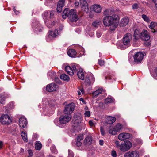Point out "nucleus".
Listing matches in <instances>:
<instances>
[{
  "instance_id": "338daca9",
  "label": "nucleus",
  "mask_w": 157,
  "mask_h": 157,
  "mask_svg": "<svg viewBox=\"0 0 157 157\" xmlns=\"http://www.w3.org/2000/svg\"><path fill=\"white\" fill-rule=\"evenodd\" d=\"M84 109L85 110H87L88 109V107L87 106H86L85 107Z\"/></svg>"
},
{
  "instance_id": "7c9ffc66",
  "label": "nucleus",
  "mask_w": 157,
  "mask_h": 157,
  "mask_svg": "<svg viewBox=\"0 0 157 157\" xmlns=\"http://www.w3.org/2000/svg\"><path fill=\"white\" fill-rule=\"evenodd\" d=\"M21 134L23 140L25 142H27V136L26 132L24 131H22Z\"/></svg>"
},
{
  "instance_id": "a19ab883",
  "label": "nucleus",
  "mask_w": 157,
  "mask_h": 157,
  "mask_svg": "<svg viewBox=\"0 0 157 157\" xmlns=\"http://www.w3.org/2000/svg\"><path fill=\"white\" fill-rule=\"evenodd\" d=\"M65 0H59L58 2L57 5H59L60 6L63 7Z\"/></svg>"
},
{
  "instance_id": "4c0bfd02",
  "label": "nucleus",
  "mask_w": 157,
  "mask_h": 157,
  "mask_svg": "<svg viewBox=\"0 0 157 157\" xmlns=\"http://www.w3.org/2000/svg\"><path fill=\"white\" fill-rule=\"evenodd\" d=\"M157 25V24L156 23L152 22L151 23L150 25H149V27L150 29H152Z\"/></svg>"
},
{
  "instance_id": "aec40b11",
  "label": "nucleus",
  "mask_w": 157,
  "mask_h": 157,
  "mask_svg": "<svg viewBox=\"0 0 157 157\" xmlns=\"http://www.w3.org/2000/svg\"><path fill=\"white\" fill-rule=\"evenodd\" d=\"M84 138L83 135L82 134H79L78 135L77 139V142L76 143V145L78 147H79L82 144L81 141Z\"/></svg>"
},
{
  "instance_id": "6e6552de",
  "label": "nucleus",
  "mask_w": 157,
  "mask_h": 157,
  "mask_svg": "<svg viewBox=\"0 0 157 157\" xmlns=\"http://www.w3.org/2000/svg\"><path fill=\"white\" fill-rule=\"evenodd\" d=\"M60 30H51L48 32L46 37L47 41H52L54 38L57 36L59 34Z\"/></svg>"
},
{
  "instance_id": "0eeeda50",
  "label": "nucleus",
  "mask_w": 157,
  "mask_h": 157,
  "mask_svg": "<svg viewBox=\"0 0 157 157\" xmlns=\"http://www.w3.org/2000/svg\"><path fill=\"white\" fill-rule=\"evenodd\" d=\"M0 122L4 125H9L12 122V120L9 116L6 114H2L0 117Z\"/></svg>"
},
{
  "instance_id": "bf43d9fd",
  "label": "nucleus",
  "mask_w": 157,
  "mask_h": 157,
  "mask_svg": "<svg viewBox=\"0 0 157 157\" xmlns=\"http://www.w3.org/2000/svg\"><path fill=\"white\" fill-rule=\"evenodd\" d=\"M3 146V142L1 141H0V149H1L2 148Z\"/></svg>"
},
{
  "instance_id": "2eb2a0df",
  "label": "nucleus",
  "mask_w": 157,
  "mask_h": 157,
  "mask_svg": "<svg viewBox=\"0 0 157 157\" xmlns=\"http://www.w3.org/2000/svg\"><path fill=\"white\" fill-rule=\"evenodd\" d=\"M131 135L128 133H122L119 134L118 136V139L121 141H124L125 139H128L130 138Z\"/></svg>"
},
{
  "instance_id": "473e14b6",
  "label": "nucleus",
  "mask_w": 157,
  "mask_h": 157,
  "mask_svg": "<svg viewBox=\"0 0 157 157\" xmlns=\"http://www.w3.org/2000/svg\"><path fill=\"white\" fill-rule=\"evenodd\" d=\"M60 77L61 79L64 81H68L70 79L69 76L65 74H62L61 75Z\"/></svg>"
},
{
  "instance_id": "0e129e2a",
  "label": "nucleus",
  "mask_w": 157,
  "mask_h": 157,
  "mask_svg": "<svg viewBox=\"0 0 157 157\" xmlns=\"http://www.w3.org/2000/svg\"><path fill=\"white\" fill-rule=\"evenodd\" d=\"M99 144L101 145H102L103 144V141L102 140H100L99 141Z\"/></svg>"
},
{
  "instance_id": "4468645a",
  "label": "nucleus",
  "mask_w": 157,
  "mask_h": 157,
  "mask_svg": "<svg viewBox=\"0 0 157 157\" xmlns=\"http://www.w3.org/2000/svg\"><path fill=\"white\" fill-rule=\"evenodd\" d=\"M58 88V86L55 83H52L47 85L46 87V90L48 92H52L56 91Z\"/></svg>"
},
{
  "instance_id": "69168bd1",
  "label": "nucleus",
  "mask_w": 157,
  "mask_h": 157,
  "mask_svg": "<svg viewBox=\"0 0 157 157\" xmlns=\"http://www.w3.org/2000/svg\"><path fill=\"white\" fill-rule=\"evenodd\" d=\"M81 30H76V32L78 33V34L80 33H81Z\"/></svg>"
},
{
  "instance_id": "f3484780",
  "label": "nucleus",
  "mask_w": 157,
  "mask_h": 157,
  "mask_svg": "<svg viewBox=\"0 0 157 157\" xmlns=\"http://www.w3.org/2000/svg\"><path fill=\"white\" fill-rule=\"evenodd\" d=\"M139 153L137 151H133L126 153L124 155V157H139Z\"/></svg>"
},
{
  "instance_id": "9b49d317",
  "label": "nucleus",
  "mask_w": 157,
  "mask_h": 157,
  "mask_svg": "<svg viewBox=\"0 0 157 157\" xmlns=\"http://www.w3.org/2000/svg\"><path fill=\"white\" fill-rule=\"evenodd\" d=\"M132 38V35L129 33L126 34L124 36L123 39V44L127 46L130 45V42Z\"/></svg>"
},
{
  "instance_id": "20e7f679",
  "label": "nucleus",
  "mask_w": 157,
  "mask_h": 157,
  "mask_svg": "<svg viewBox=\"0 0 157 157\" xmlns=\"http://www.w3.org/2000/svg\"><path fill=\"white\" fill-rule=\"evenodd\" d=\"M55 13V11L53 10L46 11L44 12L42 15L45 24L49 28L54 26L55 25L56 22L55 21L51 22L50 21H49L48 18V16L49 14L50 18H52Z\"/></svg>"
},
{
  "instance_id": "c756f323",
  "label": "nucleus",
  "mask_w": 157,
  "mask_h": 157,
  "mask_svg": "<svg viewBox=\"0 0 157 157\" xmlns=\"http://www.w3.org/2000/svg\"><path fill=\"white\" fill-rule=\"evenodd\" d=\"M92 141V140L91 136H89L85 138L84 140V143L85 144L88 143L89 144H90Z\"/></svg>"
},
{
  "instance_id": "58836bf2",
  "label": "nucleus",
  "mask_w": 157,
  "mask_h": 157,
  "mask_svg": "<svg viewBox=\"0 0 157 157\" xmlns=\"http://www.w3.org/2000/svg\"><path fill=\"white\" fill-rule=\"evenodd\" d=\"M112 11L111 10L107 9L105 10L103 12V14L105 16L109 15L111 14Z\"/></svg>"
},
{
  "instance_id": "680f3d73",
  "label": "nucleus",
  "mask_w": 157,
  "mask_h": 157,
  "mask_svg": "<svg viewBox=\"0 0 157 157\" xmlns=\"http://www.w3.org/2000/svg\"><path fill=\"white\" fill-rule=\"evenodd\" d=\"M153 2L155 3V6L157 9V0H152Z\"/></svg>"
},
{
  "instance_id": "f03ea898",
  "label": "nucleus",
  "mask_w": 157,
  "mask_h": 157,
  "mask_svg": "<svg viewBox=\"0 0 157 157\" xmlns=\"http://www.w3.org/2000/svg\"><path fill=\"white\" fill-rule=\"evenodd\" d=\"M134 30V40L135 41L137 40L139 38L144 41L148 40L150 38V36L149 33L147 30Z\"/></svg>"
},
{
  "instance_id": "39448f33",
  "label": "nucleus",
  "mask_w": 157,
  "mask_h": 157,
  "mask_svg": "<svg viewBox=\"0 0 157 157\" xmlns=\"http://www.w3.org/2000/svg\"><path fill=\"white\" fill-rule=\"evenodd\" d=\"M116 146L117 148H119L121 151L123 152H125L130 149L132 146L131 143L128 140L125 141L124 143L119 144L118 141L115 142Z\"/></svg>"
},
{
  "instance_id": "5fc2aeb1",
  "label": "nucleus",
  "mask_w": 157,
  "mask_h": 157,
  "mask_svg": "<svg viewBox=\"0 0 157 157\" xmlns=\"http://www.w3.org/2000/svg\"><path fill=\"white\" fill-rule=\"evenodd\" d=\"M98 63L100 66H103L104 64V62L103 60H99L98 61Z\"/></svg>"
},
{
  "instance_id": "e433bc0d",
  "label": "nucleus",
  "mask_w": 157,
  "mask_h": 157,
  "mask_svg": "<svg viewBox=\"0 0 157 157\" xmlns=\"http://www.w3.org/2000/svg\"><path fill=\"white\" fill-rule=\"evenodd\" d=\"M143 20L146 22H149L150 21V20L149 17L146 15L143 14L141 16Z\"/></svg>"
},
{
  "instance_id": "4be33fe9",
  "label": "nucleus",
  "mask_w": 157,
  "mask_h": 157,
  "mask_svg": "<svg viewBox=\"0 0 157 157\" xmlns=\"http://www.w3.org/2000/svg\"><path fill=\"white\" fill-rule=\"evenodd\" d=\"M74 121H73L75 127H78L80 126V124L81 123L82 119L81 117L79 116L76 118H75Z\"/></svg>"
},
{
  "instance_id": "13d9d810",
  "label": "nucleus",
  "mask_w": 157,
  "mask_h": 157,
  "mask_svg": "<svg viewBox=\"0 0 157 157\" xmlns=\"http://www.w3.org/2000/svg\"><path fill=\"white\" fill-rule=\"evenodd\" d=\"M89 125L91 126H93L94 125L93 122V121L92 120H90L89 122Z\"/></svg>"
},
{
  "instance_id": "9d476101",
  "label": "nucleus",
  "mask_w": 157,
  "mask_h": 157,
  "mask_svg": "<svg viewBox=\"0 0 157 157\" xmlns=\"http://www.w3.org/2000/svg\"><path fill=\"white\" fill-rule=\"evenodd\" d=\"M75 105L73 103H71L67 105L65 108L64 113L67 115L71 114L74 111Z\"/></svg>"
},
{
  "instance_id": "a878e982",
  "label": "nucleus",
  "mask_w": 157,
  "mask_h": 157,
  "mask_svg": "<svg viewBox=\"0 0 157 157\" xmlns=\"http://www.w3.org/2000/svg\"><path fill=\"white\" fill-rule=\"evenodd\" d=\"M47 75L48 78L52 79L55 77L56 74L54 71H48Z\"/></svg>"
},
{
  "instance_id": "8fccbe9b",
  "label": "nucleus",
  "mask_w": 157,
  "mask_h": 157,
  "mask_svg": "<svg viewBox=\"0 0 157 157\" xmlns=\"http://www.w3.org/2000/svg\"><path fill=\"white\" fill-rule=\"evenodd\" d=\"M2 96H1L0 97V103L1 104H3L4 103L5 99L4 97H3V98H2Z\"/></svg>"
},
{
  "instance_id": "603ef678",
  "label": "nucleus",
  "mask_w": 157,
  "mask_h": 157,
  "mask_svg": "<svg viewBox=\"0 0 157 157\" xmlns=\"http://www.w3.org/2000/svg\"><path fill=\"white\" fill-rule=\"evenodd\" d=\"M28 152L29 156H28V157H31L33 155V153L32 150H28Z\"/></svg>"
},
{
  "instance_id": "09e8293b",
  "label": "nucleus",
  "mask_w": 157,
  "mask_h": 157,
  "mask_svg": "<svg viewBox=\"0 0 157 157\" xmlns=\"http://www.w3.org/2000/svg\"><path fill=\"white\" fill-rule=\"evenodd\" d=\"M97 36L98 38L100 37L102 33L99 30H98L96 33Z\"/></svg>"
},
{
  "instance_id": "37998d69",
  "label": "nucleus",
  "mask_w": 157,
  "mask_h": 157,
  "mask_svg": "<svg viewBox=\"0 0 157 157\" xmlns=\"http://www.w3.org/2000/svg\"><path fill=\"white\" fill-rule=\"evenodd\" d=\"M79 89L80 91H78V95H80L81 94V92L82 94H84V93L83 88L82 87H80L79 88Z\"/></svg>"
},
{
  "instance_id": "f257e3e1",
  "label": "nucleus",
  "mask_w": 157,
  "mask_h": 157,
  "mask_svg": "<svg viewBox=\"0 0 157 157\" xmlns=\"http://www.w3.org/2000/svg\"><path fill=\"white\" fill-rule=\"evenodd\" d=\"M103 22L105 26H111L115 29L118 26V20L115 16H108L104 18Z\"/></svg>"
},
{
  "instance_id": "49530a36",
  "label": "nucleus",
  "mask_w": 157,
  "mask_h": 157,
  "mask_svg": "<svg viewBox=\"0 0 157 157\" xmlns=\"http://www.w3.org/2000/svg\"><path fill=\"white\" fill-rule=\"evenodd\" d=\"M74 153L71 150H68V157H73Z\"/></svg>"
},
{
  "instance_id": "864d4df0",
  "label": "nucleus",
  "mask_w": 157,
  "mask_h": 157,
  "mask_svg": "<svg viewBox=\"0 0 157 157\" xmlns=\"http://www.w3.org/2000/svg\"><path fill=\"white\" fill-rule=\"evenodd\" d=\"M100 132L103 136H104L105 135V133L104 131L103 128L101 127H100Z\"/></svg>"
},
{
  "instance_id": "ea45409f",
  "label": "nucleus",
  "mask_w": 157,
  "mask_h": 157,
  "mask_svg": "<svg viewBox=\"0 0 157 157\" xmlns=\"http://www.w3.org/2000/svg\"><path fill=\"white\" fill-rule=\"evenodd\" d=\"M71 67L72 68L73 74L74 73H76L78 69V67H76L75 65H72Z\"/></svg>"
},
{
  "instance_id": "4d7b16f0",
  "label": "nucleus",
  "mask_w": 157,
  "mask_h": 157,
  "mask_svg": "<svg viewBox=\"0 0 157 157\" xmlns=\"http://www.w3.org/2000/svg\"><path fill=\"white\" fill-rule=\"evenodd\" d=\"M79 4V2L77 1H75L74 3V5L76 8L78 6Z\"/></svg>"
},
{
  "instance_id": "2f4dec72",
  "label": "nucleus",
  "mask_w": 157,
  "mask_h": 157,
  "mask_svg": "<svg viewBox=\"0 0 157 157\" xmlns=\"http://www.w3.org/2000/svg\"><path fill=\"white\" fill-rule=\"evenodd\" d=\"M114 128L117 132H120L123 128V126L121 124L118 123L116 125Z\"/></svg>"
},
{
  "instance_id": "7ed1b4c3",
  "label": "nucleus",
  "mask_w": 157,
  "mask_h": 157,
  "mask_svg": "<svg viewBox=\"0 0 157 157\" xmlns=\"http://www.w3.org/2000/svg\"><path fill=\"white\" fill-rule=\"evenodd\" d=\"M68 17L71 22H75L78 19L76 15V10L75 9L69 10L68 8H66L63 12L62 15L63 18L65 19Z\"/></svg>"
},
{
  "instance_id": "423d86ee",
  "label": "nucleus",
  "mask_w": 157,
  "mask_h": 157,
  "mask_svg": "<svg viewBox=\"0 0 157 157\" xmlns=\"http://www.w3.org/2000/svg\"><path fill=\"white\" fill-rule=\"evenodd\" d=\"M71 117L72 116L71 114L62 115L59 118V121L60 124H59L57 119H55L54 122L56 125L61 127V124H65L67 123L71 120Z\"/></svg>"
},
{
  "instance_id": "bb28decb",
  "label": "nucleus",
  "mask_w": 157,
  "mask_h": 157,
  "mask_svg": "<svg viewBox=\"0 0 157 157\" xmlns=\"http://www.w3.org/2000/svg\"><path fill=\"white\" fill-rule=\"evenodd\" d=\"M65 69L66 71L69 75H73V72L72 71V68L70 66H66L65 67Z\"/></svg>"
},
{
  "instance_id": "dca6fc26",
  "label": "nucleus",
  "mask_w": 157,
  "mask_h": 157,
  "mask_svg": "<svg viewBox=\"0 0 157 157\" xmlns=\"http://www.w3.org/2000/svg\"><path fill=\"white\" fill-rule=\"evenodd\" d=\"M19 125L20 127L25 128L28 124L27 120L25 118L21 117L19 119Z\"/></svg>"
},
{
  "instance_id": "c03bdc74",
  "label": "nucleus",
  "mask_w": 157,
  "mask_h": 157,
  "mask_svg": "<svg viewBox=\"0 0 157 157\" xmlns=\"http://www.w3.org/2000/svg\"><path fill=\"white\" fill-rule=\"evenodd\" d=\"M151 74L153 77H157V67L156 68L154 71V72H152V73L151 71L150 72Z\"/></svg>"
},
{
  "instance_id": "1a4fd4ad",
  "label": "nucleus",
  "mask_w": 157,
  "mask_h": 157,
  "mask_svg": "<svg viewBox=\"0 0 157 157\" xmlns=\"http://www.w3.org/2000/svg\"><path fill=\"white\" fill-rule=\"evenodd\" d=\"M145 55L144 52H137L133 56L134 62L137 63H141Z\"/></svg>"
},
{
  "instance_id": "b1692460",
  "label": "nucleus",
  "mask_w": 157,
  "mask_h": 157,
  "mask_svg": "<svg viewBox=\"0 0 157 157\" xmlns=\"http://www.w3.org/2000/svg\"><path fill=\"white\" fill-rule=\"evenodd\" d=\"M103 90V89L102 88L98 89L96 90V91L93 92L92 93V95L94 97H96L102 93Z\"/></svg>"
},
{
  "instance_id": "f704fd0d",
  "label": "nucleus",
  "mask_w": 157,
  "mask_h": 157,
  "mask_svg": "<svg viewBox=\"0 0 157 157\" xmlns=\"http://www.w3.org/2000/svg\"><path fill=\"white\" fill-rule=\"evenodd\" d=\"M117 132L116 131L114 128L110 127L109 130V133L113 135H115L116 134Z\"/></svg>"
},
{
  "instance_id": "a18cd8bd",
  "label": "nucleus",
  "mask_w": 157,
  "mask_h": 157,
  "mask_svg": "<svg viewBox=\"0 0 157 157\" xmlns=\"http://www.w3.org/2000/svg\"><path fill=\"white\" fill-rule=\"evenodd\" d=\"M85 116L86 117H89L90 116V113L89 111H86L84 113Z\"/></svg>"
},
{
  "instance_id": "a211bd4d",
  "label": "nucleus",
  "mask_w": 157,
  "mask_h": 157,
  "mask_svg": "<svg viewBox=\"0 0 157 157\" xmlns=\"http://www.w3.org/2000/svg\"><path fill=\"white\" fill-rule=\"evenodd\" d=\"M129 21V20L128 17H124L121 20L119 25L121 27L125 26L128 24Z\"/></svg>"
},
{
  "instance_id": "6ab92c4d",
  "label": "nucleus",
  "mask_w": 157,
  "mask_h": 157,
  "mask_svg": "<svg viewBox=\"0 0 157 157\" xmlns=\"http://www.w3.org/2000/svg\"><path fill=\"white\" fill-rule=\"evenodd\" d=\"M91 9L95 12L99 13L101 11V8L99 5L94 4L92 6Z\"/></svg>"
},
{
  "instance_id": "6e6d98bb",
  "label": "nucleus",
  "mask_w": 157,
  "mask_h": 157,
  "mask_svg": "<svg viewBox=\"0 0 157 157\" xmlns=\"http://www.w3.org/2000/svg\"><path fill=\"white\" fill-rule=\"evenodd\" d=\"M136 141L137 143L139 144H141L142 143V141L140 139H136Z\"/></svg>"
},
{
  "instance_id": "79ce46f5",
  "label": "nucleus",
  "mask_w": 157,
  "mask_h": 157,
  "mask_svg": "<svg viewBox=\"0 0 157 157\" xmlns=\"http://www.w3.org/2000/svg\"><path fill=\"white\" fill-rule=\"evenodd\" d=\"M63 7L60 6L59 5H57V11L58 13H60L62 10Z\"/></svg>"
},
{
  "instance_id": "5701e85b",
  "label": "nucleus",
  "mask_w": 157,
  "mask_h": 157,
  "mask_svg": "<svg viewBox=\"0 0 157 157\" xmlns=\"http://www.w3.org/2000/svg\"><path fill=\"white\" fill-rule=\"evenodd\" d=\"M67 53L68 56L70 57H73L76 54V52L75 49H71L68 50Z\"/></svg>"
},
{
  "instance_id": "ddd939ff",
  "label": "nucleus",
  "mask_w": 157,
  "mask_h": 157,
  "mask_svg": "<svg viewBox=\"0 0 157 157\" xmlns=\"http://www.w3.org/2000/svg\"><path fill=\"white\" fill-rule=\"evenodd\" d=\"M80 6L82 10L87 13L89 11L88 3L86 0H80Z\"/></svg>"
},
{
  "instance_id": "774afa93",
  "label": "nucleus",
  "mask_w": 157,
  "mask_h": 157,
  "mask_svg": "<svg viewBox=\"0 0 157 157\" xmlns=\"http://www.w3.org/2000/svg\"><path fill=\"white\" fill-rule=\"evenodd\" d=\"M144 157H149V155H146L144 156Z\"/></svg>"
},
{
  "instance_id": "c9c22d12",
  "label": "nucleus",
  "mask_w": 157,
  "mask_h": 157,
  "mask_svg": "<svg viewBox=\"0 0 157 157\" xmlns=\"http://www.w3.org/2000/svg\"><path fill=\"white\" fill-rule=\"evenodd\" d=\"M92 31V30H86V35H89L91 37H92L94 36V33Z\"/></svg>"
},
{
  "instance_id": "de8ad7c7",
  "label": "nucleus",
  "mask_w": 157,
  "mask_h": 157,
  "mask_svg": "<svg viewBox=\"0 0 157 157\" xmlns=\"http://www.w3.org/2000/svg\"><path fill=\"white\" fill-rule=\"evenodd\" d=\"M138 7V5L137 4L135 3L132 5V8L133 9H137Z\"/></svg>"
},
{
  "instance_id": "72a5a7b5",
  "label": "nucleus",
  "mask_w": 157,
  "mask_h": 157,
  "mask_svg": "<svg viewBox=\"0 0 157 157\" xmlns=\"http://www.w3.org/2000/svg\"><path fill=\"white\" fill-rule=\"evenodd\" d=\"M101 23L100 20H96L92 23V26L95 28H97Z\"/></svg>"
},
{
  "instance_id": "cd10ccee",
  "label": "nucleus",
  "mask_w": 157,
  "mask_h": 157,
  "mask_svg": "<svg viewBox=\"0 0 157 157\" xmlns=\"http://www.w3.org/2000/svg\"><path fill=\"white\" fill-rule=\"evenodd\" d=\"M107 123L109 124H111L114 122L116 120V118L114 117L111 116H108L107 117Z\"/></svg>"
},
{
  "instance_id": "e2e57ef3",
  "label": "nucleus",
  "mask_w": 157,
  "mask_h": 157,
  "mask_svg": "<svg viewBox=\"0 0 157 157\" xmlns=\"http://www.w3.org/2000/svg\"><path fill=\"white\" fill-rule=\"evenodd\" d=\"M13 11L16 14H17L19 13V12L16 11V9L15 8L13 9Z\"/></svg>"
},
{
  "instance_id": "412c9836",
  "label": "nucleus",
  "mask_w": 157,
  "mask_h": 157,
  "mask_svg": "<svg viewBox=\"0 0 157 157\" xmlns=\"http://www.w3.org/2000/svg\"><path fill=\"white\" fill-rule=\"evenodd\" d=\"M77 74L79 78L82 80L84 79V72L82 68L79 69V71L77 72Z\"/></svg>"
},
{
  "instance_id": "3c124183",
  "label": "nucleus",
  "mask_w": 157,
  "mask_h": 157,
  "mask_svg": "<svg viewBox=\"0 0 157 157\" xmlns=\"http://www.w3.org/2000/svg\"><path fill=\"white\" fill-rule=\"evenodd\" d=\"M111 155L112 157H116L117 156V154L116 151L113 150L111 152Z\"/></svg>"
},
{
  "instance_id": "052dcab7",
  "label": "nucleus",
  "mask_w": 157,
  "mask_h": 157,
  "mask_svg": "<svg viewBox=\"0 0 157 157\" xmlns=\"http://www.w3.org/2000/svg\"><path fill=\"white\" fill-rule=\"evenodd\" d=\"M51 149L52 151L53 152L55 153L56 152V151L54 147H52L51 148Z\"/></svg>"
},
{
  "instance_id": "393cba45",
  "label": "nucleus",
  "mask_w": 157,
  "mask_h": 157,
  "mask_svg": "<svg viewBox=\"0 0 157 157\" xmlns=\"http://www.w3.org/2000/svg\"><path fill=\"white\" fill-rule=\"evenodd\" d=\"M114 101V99L111 96H108L105 101V103L106 105L111 103Z\"/></svg>"
},
{
  "instance_id": "c85d7f7f",
  "label": "nucleus",
  "mask_w": 157,
  "mask_h": 157,
  "mask_svg": "<svg viewBox=\"0 0 157 157\" xmlns=\"http://www.w3.org/2000/svg\"><path fill=\"white\" fill-rule=\"evenodd\" d=\"M35 147L36 150H40L42 148V145L39 141H36L35 143Z\"/></svg>"
},
{
  "instance_id": "f8f14e48",
  "label": "nucleus",
  "mask_w": 157,
  "mask_h": 157,
  "mask_svg": "<svg viewBox=\"0 0 157 157\" xmlns=\"http://www.w3.org/2000/svg\"><path fill=\"white\" fill-rule=\"evenodd\" d=\"M95 81V78L91 74L88 77L85 79V82L86 86L90 85Z\"/></svg>"
}]
</instances>
